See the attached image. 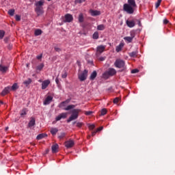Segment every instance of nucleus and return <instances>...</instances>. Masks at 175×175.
I'll list each match as a JSON object with an SVG mask.
<instances>
[{
	"label": "nucleus",
	"mask_w": 175,
	"mask_h": 175,
	"mask_svg": "<svg viewBox=\"0 0 175 175\" xmlns=\"http://www.w3.org/2000/svg\"><path fill=\"white\" fill-rule=\"evenodd\" d=\"M44 5V0H40L35 3L36 8L34 9L37 16H42L44 11L43 10V5Z\"/></svg>",
	"instance_id": "nucleus-1"
},
{
	"label": "nucleus",
	"mask_w": 175,
	"mask_h": 175,
	"mask_svg": "<svg viewBox=\"0 0 175 175\" xmlns=\"http://www.w3.org/2000/svg\"><path fill=\"white\" fill-rule=\"evenodd\" d=\"M133 8L134 7H132V5H128V3H124L123 5V10L124 12H126L127 14H133V13H135Z\"/></svg>",
	"instance_id": "nucleus-2"
},
{
	"label": "nucleus",
	"mask_w": 175,
	"mask_h": 175,
	"mask_svg": "<svg viewBox=\"0 0 175 175\" xmlns=\"http://www.w3.org/2000/svg\"><path fill=\"white\" fill-rule=\"evenodd\" d=\"M114 66L118 69L125 68V61L121 59H117L114 62Z\"/></svg>",
	"instance_id": "nucleus-3"
},
{
	"label": "nucleus",
	"mask_w": 175,
	"mask_h": 175,
	"mask_svg": "<svg viewBox=\"0 0 175 175\" xmlns=\"http://www.w3.org/2000/svg\"><path fill=\"white\" fill-rule=\"evenodd\" d=\"M88 76V70H85L83 72L78 75V78L80 81H85L87 80V77Z\"/></svg>",
	"instance_id": "nucleus-4"
},
{
	"label": "nucleus",
	"mask_w": 175,
	"mask_h": 175,
	"mask_svg": "<svg viewBox=\"0 0 175 175\" xmlns=\"http://www.w3.org/2000/svg\"><path fill=\"white\" fill-rule=\"evenodd\" d=\"M114 75H117V70L113 68H110L104 73V76H114Z\"/></svg>",
	"instance_id": "nucleus-5"
},
{
	"label": "nucleus",
	"mask_w": 175,
	"mask_h": 175,
	"mask_svg": "<svg viewBox=\"0 0 175 175\" xmlns=\"http://www.w3.org/2000/svg\"><path fill=\"white\" fill-rule=\"evenodd\" d=\"M64 23H72L73 21V16L70 14H66L64 16Z\"/></svg>",
	"instance_id": "nucleus-6"
},
{
	"label": "nucleus",
	"mask_w": 175,
	"mask_h": 175,
	"mask_svg": "<svg viewBox=\"0 0 175 175\" xmlns=\"http://www.w3.org/2000/svg\"><path fill=\"white\" fill-rule=\"evenodd\" d=\"M67 117H68V113H62L55 118V120L56 121H61V120L65 119Z\"/></svg>",
	"instance_id": "nucleus-7"
},
{
	"label": "nucleus",
	"mask_w": 175,
	"mask_h": 175,
	"mask_svg": "<svg viewBox=\"0 0 175 175\" xmlns=\"http://www.w3.org/2000/svg\"><path fill=\"white\" fill-rule=\"evenodd\" d=\"M75 146V141L74 140H68L65 142V147L66 148H72Z\"/></svg>",
	"instance_id": "nucleus-8"
},
{
	"label": "nucleus",
	"mask_w": 175,
	"mask_h": 175,
	"mask_svg": "<svg viewBox=\"0 0 175 175\" xmlns=\"http://www.w3.org/2000/svg\"><path fill=\"white\" fill-rule=\"evenodd\" d=\"M10 91H12V88H10V86H8L3 89V90L1 93V95L2 96H5V95H8V94H9Z\"/></svg>",
	"instance_id": "nucleus-9"
},
{
	"label": "nucleus",
	"mask_w": 175,
	"mask_h": 175,
	"mask_svg": "<svg viewBox=\"0 0 175 175\" xmlns=\"http://www.w3.org/2000/svg\"><path fill=\"white\" fill-rule=\"evenodd\" d=\"M105 49H106V46H104V45L98 46L96 48V53L97 54H102V53H103V51H105Z\"/></svg>",
	"instance_id": "nucleus-10"
},
{
	"label": "nucleus",
	"mask_w": 175,
	"mask_h": 175,
	"mask_svg": "<svg viewBox=\"0 0 175 175\" xmlns=\"http://www.w3.org/2000/svg\"><path fill=\"white\" fill-rule=\"evenodd\" d=\"M69 102H70V99H67L65 101L62 102L59 105V109H65V107H66V106H68V103H69Z\"/></svg>",
	"instance_id": "nucleus-11"
},
{
	"label": "nucleus",
	"mask_w": 175,
	"mask_h": 175,
	"mask_svg": "<svg viewBox=\"0 0 175 175\" xmlns=\"http://www.w3.org/2000/svg\"><path fill=\"white\" fill-rule=\"evenodd\" d=\"M50 85V80L47 79L42 81V90H46Z\"/></svg>",
	"instance_id": "nucleus-12"
},
{
	"label": "nucleus",
	"mask_w": 175,
	"mask_h": 175,
	"mask_svg": "<svg viewBox=\"0 0 175 175\" xmlns=\"http://www.w3.org/2000/svg\"><path fill=\"white\" fill-rule=\"evenodd\" d=\"M51 100H53V96H48L46 98H45V100H44V105L46 106V105H50V103H51Z\"/></svg>",
	"instance_id": "nucleus-13"
},
{
	"label": "nucleus",
	"mask_w": 175,
	"mask_h": 175,
	"mask_svg": "<svg viewBox=\"0 0 175 175\" xmlns=\"http://www.w3.org/2000/svg\"><path fill=\"white\" fill-rule=\"evenodd\" d=\"M58 148H59V146L57 144L53 145L51 147L53 154H57L58 152Z\"/></svg>",
	"instance_id": "nucleus-14"
},
{
	"label": "nucleus",
	"mask_w": 175,
	"mask_h": 175,
	"mask_svg": "<svg viewBox=\"0 0 175 175\" xmlns=\"http://www.w3.org/2000/svg\"><path fill=\"white\" fill-rule=\"evenodd\" d=\"M90 13L93 17L95 16H100V11L90 10Z\"/></svg>",
	"instance_id": "nucleus-15"
},
{
	"label": "nucleus",
	"mask_w": 175,
	"mask_h": 175,
	"mask_svg": "<svg viewBox=\"0 0 175 175\" xmlns=\"http://www.w3.org/2000/svg\"><path fill=\"white\" fill-rule=\"evenodd\" d=\"M8 69H9V67L0 64V72H1V73H6Z\"/></svg>",
	"instance_id": "nucleus-16"
},
{
	"label": "nucleus",
	"mask_w": 175,
	"mask_h": 175,
	"mask_svg": "<svg viewBox=\"0 0 175 175\" xmlns=\"http://www.w3.org/2000/svg\"><path fill=\"white\" fill-rule=\"evenodd\" d=\"M126 24L127 25V27H129V28H133V27H135V21H126Z\"/></svg>",
	"instance_id": "nucleus-17"
},
{
	"label": "nucleus",
	"mask_w": 175,
	"mask_h": 175,
	"mask_svg": "<svg viewBox=\"0 0 175 175\" xmlns=\"http://www.w3.org/2000/svg\"><path fill=\"white\" fill-rule=\"evenodd\" d=\"M80 111H81V109H74L72 110V116H77V117L79 118V113H80Z\"/></svg>",
	"instance_id": "nucleus-18"
},
{
	"label": "nucleus",
	"mask_w": 175,
	"mask_h": 175,
	"mask_svg": "<svg viewBox=\"0 0 175 175\" xmlns=\"http://www.w3.org/2000/svg\"><path fill=\"white\" fill-rule=\"evenodd\" d=\"M128 5L132 6L133 8H137L136 1L135 0H128Z\"/></svg>",
	"instance_id": "nucleus-19"
},
{
	"label": "nucleus",
	"mask_w": 175,
	"mask_h": 175,
	"mask_svg": "<svg viewBox=\"0 0 175 175\" xmlns=\"http://www.w3.org/2000/svg\"><path fill=\"white\" fill-rule=\"evenodd\" d=\"M122 47H124V43H120L118 46H116V51L117 53H120V51L122 50Z\"/></svg>",
	"instance_id": "nucleus-20"
},
{
	"label": "nucleus",
	"mask_w": 175,
	"mask_h": 175,
	"mask_svg": "<svg viewBox=\"0 0 175 175\" xmlns=\"http://www.w3.org/2000/svg\"><path fill=\"white\" fill-rule=\"evenodd\" d=\"M50 132H51V135H53V136H55V135H57V133H58V129L51 128L50 130Z\"/></svg>",
	"instance_id": "nucleus-21"
},
{
	"label": "nucleus",
	"mask_w": 175,
	"mask_h": 175,
	"mask_svg": "<svg viewBox=\"0 0 175 175\" xmlns=\"http://www.w3.org/2000/svg\"><path fill=\"white\" fill-rule=\"evenodd\" d=\"M137 51H133L131 53H129V57H131V58H136V57H137Z\"/></svg>",
	"instance_id": "nucleus-22"
},
{
	"label": "nucleus",
	"mask_w": 175,
	"mask_h": 175,
	"mask_svg": "<svg viewBox=\"0 0 175 175\" xmlns=\"http://www.w3.org/2000/svg\"><path fill=\"white\" fill-rule=\"evenodd\" d=\"M78 117L75 115H71L70 118L67 120V122H70L71 121H73L75 120H77Z\"/></svg>",
	"instance_id": "nucleus-23"
},
{
	"label": "nucleus",
	"mask_w": 175,
	"mask_h": 175,
	"mask_svg": "<svg viewBox=\"0 0 175 175\" xmlns=\"http://www.w3.org/2000/svg\"><path fill=\"white\" fill-rule=\"evenodd\" d=\"M75 107H76V105H68L66 107L63 108V110H66V111H69V110H72V109H75Z\"/></svg>",
	"instance_id": "nucleus-24"
},
{
	"label": "nucleus",
	"mask_w": 175,
	"mask_h": 175,
	"mask_svg": "<svg viewBox=\"0 0 175 175\" xmlns=\"http://www.w3.org/2000/svg\"><path fill=\"white\" fill-rule=\"evenodd\" d=\"M98 73L96 72V71H93V73L91 74L90 79V80H95L96 76H97Z\"/></svg>",
	"instance_id": "nucleus-25"
},
{
	"label": "nucleus",
	"mask_w": 175,
	"mask_h": 175,
	"mask_svg": "<svg viewBox=\"0 0 175 175\" xmlns=\"http://www.w3.org/2000/svg\"><path fill=\"white\" fill-rule=\"evenodd\" d=\"M33 125H35V118H31V120L29 121V122L28 124V126H29V128H31V126H33Z\"/></svg>",
	"instance_id": "nucleus-26"
},
{
	"label": "nucleus",
	"mask_w": 175,
	"mask_h": 175,
	"mask_svg": "<svg viewBox=\"0 0 175 175\" xmlns=\"http://www.w3.org/2000/svg\"><path fill=\"white\" fill-rule=\"evenodd\" d=\"M124 40L127 42V43H132L133 38H131V36H126L124 38Z\"/></svg>",
	"instance_id": "nucleus-27"
},
{
	"label": "nucleus",
	"mask_w": 175,
	"mask_h": 175,
	"mask_svg": "<svg viewBox=\"0 0 175 175\" xmlns=\"http://www.w3.org/2000/svg\"><path fill=\"white\" fill-rule=\"evenodd\" d=\"M27 111H28V109L26 108H24L23 109H22L21 111V117H24V116H27Z\"/></svg>",
	"instance_id": "nucleus-28"
},
{
	"label": "nucleus",
	"mask_w": 175,
	"mask_h": 175,
	"mask_svg": "<svg viewBox=\"0 0 175 175\" xmlns=\"http://www.w3.org/2000/svg\"><path fill=\"white\" fill-rule=\"evenodd\" d=\"M47 137V134H40L37 136L36 139L37 140H42V139H43L44 137Z\"/></svg>",
	"instance_id": "nucleus-29"
},
{
	"label": "nucleus",
	"mask_w": 175,
	"mask_h": 175,
	"mask_svg": "<svg viewBox=\"0 0 175 175\" xmlns=\"http://www.w3.org/2000/svg\"><path fill=\"white\" fill-rule=\"evenodd\" d=\"M43 68H44V64L42 63L40 65L36 66V70H39V72H40V70H42V69H43Z\"/></svg>",
	"instance_id": "nucleus-30"
},
{
	"label": "nucleus",
	"mask_w": 175,
	"mask_h": 175,
	"mask_svg": "<svg viewBox=\"0 0 175 175\" xmlns=\"http://www.w3.org/2000/svg\"><path fill=\"white\" fill-rule=\"evenodd\" d=\"M12 91H16V90H18V85L17 83H14L12 87H10Z\"/></svg>",
	"instance_id": "nucleus-31"
},
{
	"label": "nucleus",
	"mask_w": 175,
	"mask_h": 175,
	"mask_svg": "<svg viewBox=\"0 0 175 175\" xmlns=\"http://www.w3.org/2000/svg\"><path fill=\"white\" fill-rule=\"evenodd\" d=\"M31 83H32V79H28L27 80H26L23 82V84H25V85H26V87H28V85H29V84H31Z\"/></svg>",
	"instance_id": "nucleus-32"
},
{
	"label": "nucleus",
	"mask_w": 175,
	"mask_h": 175,
	"mask_svg": "<svg viewBox=\"0 0 175 175\" xmlns=\"http://www.w3.org/2000/svg\"><path fill=\"white\" fill-rule=\"evenodd\" d=\"M92 38L97 40L99 39V33L98 31H96L92 35Z\"/></svg>",
	"instance_id": "nucleus-33"
},
{
	"label": "nucleus",
	"mask_w": 175,
	"mask_h": 175,
	"mask_svg": "<svg viewBox=\"0 0 175 175\" xmlns=\"http://www.w3.org/2000/svg\"><path fill=\"white\" fill-rule=\"evenodd\" d=\"M130 38L133 39L136 36V30H131L130 31Z\"/></svg>",
	"instance_id": "nucleus-34"
},
{
	"label": "nucleus",
	"mask_w": 175,
	"mask_h": 175,
	"mask_svg": "<svg viewBox=\"0 0 175 175\" xmlns=\"http://www.w3.org/2000/svg\"><path fill=\"white\" fill-rule=\"evenodd\" d=\"M105 28H106L105 25H99L97 26L98 31H104Z\"/></svg>",
	"instance_id": "nucleus-35"
},
{
	"label": "nucleus",
	"mask_w": 175,
	"mask_h": 175,
	"mask_svg": "<svg viewBox=\"0 0 175 175\" xmlns=\"http://www.w3.org/2000/svg\"><path fill=\"white\" fill-rule=\"evenodd\" d=\"M79 23H84V16L83 14H80L78 18Z\"/></svg>",
	"instance_id": "nucleus-36"
},
{
	"label": "nucleus",
	"mask_w": 175,
	"mask_h": 175,
	"mask_svg": "<svg viewBox=\"0 0 175 175\" xmlns=\"http://www.w3.org/2000/svg\"><path fill=\"white\" fill-rule=\"evenodd\" d=\"M34 35L36 36H39L40 35H42V30L39 29H36L34 32Z\"/></svg>",
	"instance_id": "nucleus-37"
},
{
	"label": "nucleus",
	"mask_w": 175,
	"mask_h": 175,
	"mask_svg": "<svg viewBox=\"0 0 175 175\" xmlns=\"http://www.w3.org/2000/svg\"><path fill=\"white\" fill-rule=\"evenodd\" d=\"M65 136H66V133H61L59 136H58V139H59L60 140H62V139H64V137H65Z\"/></svg>",
	"instance_id": "nucleus-38"
},
{
	"label": "nucleus",
	"mask_w": 175,
	"mask_h": 175,
	"mask_svg": "<svg viewBox=\"0 0 175 175\" xmlns=\"http://www.w3.org/2000/svg\"><path fill=\"white\" fill-rule=\"evenodd\" d=\"M107 109H103L101 110L100 115H101V116H105V114H107Z\"/></svg>",
	"instance_id": "nucleus-39"
},
{
	"label": "nucleus",
	"mask_w": 175,
	"mask_h": 175,
	"mask_svg": "<svg viewBox=\"0 0 175 175\" xmlns=\"http://www.w3.org/2000/svg\"><path fill=\"white\" fill-rule=\"evenodd\" d=\"M3 36H5V31L0 30V39H3Z\"/></svg>",
	"instance_id": "nucleus-40"
},
{
	"label": "nucleus",
	"mask_w": 175,
	"mask_h": 175,
	"mask_svg": "<svg viewBox=\"0 0 175 175\" xmlns=\"http://www.w3.org/2000/svg\"><path fill=\"white\" fill-rule=\"evenodd\" d=\"M161 2H162V0H158L157 2L156 3L155 7L156 9H158L159 6H161Z\"/></svg>",
	"instance_id": "nucleus-41"
},
{
	"label": "nucleus",
	"mask_w": 175,
	"mask_h": 175,
	"mask_svg": "<svg viewBox=\"0 0 175 175\" xmlns=\"http://www.w3.org/2000/svg\"><path fill=\"white\" fill-rule=\"evenodd\" d=\"M62 79H66V77H68V73L66 72V71L63 72V74L62 75Z\"/></svg>",
	"instance_id": "nucleus-42"
},
{
	"label": "nucleus",
	"mask_w": 175,
	"mask_h": 175,
	"mask_svg": "<svg viewBox=\"0 0 175 175\" xmlns=\"http://www.w3.org/2000/svg\"><path fill=\"white\" fill-rule=\"evenodd\" d=\"M8 14H10V16H14V10L11 9L8 11Z\"/></svg>",
	"instance_id": "nucleus-43"
},
{
	"label": "nucleus",
	"mask_w": 175,
	"mask_h": 175,
	"mask_svg": "<svg viewBox=\"0 0 175 175\" xmlns=\"http://www.w3.org/2000/svg\"><path fill=\"white\" fill-rule=\"evenodd\" d=\"M15 20L16 21H20L21 20V16L20 15H16L15 16Z\"/></svg>",
	"instance_id": "nucleus-44"
},
{
	"label": "nucleus",
	"mask_w": 175,
	"mask_h": 175,
	"mask_svg": "<svg viewBox=\"0 0 175 175\" xmlns=\"http://www.w3.org/2000/svg\"><path fill=\"white\" fill-rule=\"evenodd\" d=\"M83 125H84V124L83 122H77V126L78 128H81Z\"/></svg>",
	"instance_id": "nucleus-45"
},
{
	"label": "nucleus",
	"mask_w": 175,
	"mask_h": 175,
	"mask_svg": "<svg viewBox=\"0 0 175 175\" xmlns=\"http://www.w3.org/2000/svg\"><path fill=\"white\" fill-rule=\"evenodd\" d=\"M95 129V124H90L89 125V129L90 130V131H92V130H94Z\"/></svg>",
	"instance_id": "nucleus-46"
},
{
	"label": "nucleus",
	"mask_w": 175,
	"mask_h": 175,
	"mask_svg": "<svg viewBox=\"0 0 175 175\" xmlns=\"http://www.w3.org/2000/svg\"><path fill=\"white\" fill-rule=\"evenodd\" d=\"M55 51H57V53H60V51H62V50L60 48H58L57 46L54 47Z\"/></svg>",
	"instance_id": "nucleus-47"
},
{
	"label": "nucleus",
	"mask_w": 175,
	"mask_h": 175,
	"mask_svg": "<svg viewBox=\"0 0 175 175\" xmlns=\"http://www.w3.org/2000/svg\"><path fill=\"white\" fill-rule=\"evenodd\" d=\"M118 102H120V98L116 97L113 99V103H118Z\"/></svg>",
	"instance_id": "nucleus-48"
},
{
	"label": "nucleus",
	"mask_w": 175,
	"mask_h": 175,
	"mask_svg": "<svg viewBox=\"0 0 175 175\" xmlns=\"http://www.w3.org/2000/svg\"><path fill=\"white\" fill-rule=\"evenodd\" d=\"M131 73L135 74V73H139V70L138 69H133L131 70Z\"/></svg>",
	"instance_id": "nucleus-49"
},
{
	"label": "nucleus",
	"mask_w": 175,
	"mask_h": 175,
	"mask_svg": "<svg viewBox=\"0 0 175 175\" xmlns=\"http://www.w3.org/2000/svg\"><path fill=\"white\" fill-rule=\"evenodd\" d=\"M84 1L85 0H83ZM83 0H75V3H83L84 2Z\"/></svg>",
	"instance_id": "nucleus-50"
},
{
	"label": "nucleus",
	"mask_w": 175,
	"mask_h": 175,
	"mask_svg": "<svg viewBox=\"0 0 175 175\" xmlns=\"http://www.w3.org/2000/svg\"><path fill=\"white\" fill-rule=\"evenodd\" d=\"M85 114L86 116H91V114H92V111H85Z\"/></svg>",
	"instance_id": "nucleus-51"
},
{
	"label": "nucleus",
	"mask_w": 175,
	"mask_h": 175,
	"mask_svg": "<svg viewBox=\"0 0 175 175\" xmlns=\"http://www.w3.org/2000/svg\"><path fill=\"white\" fill-rule=\"evenodd\" d=\"M43 57V54H40V55H38L36 57L37 59H42V57Z\"/></svg>",
	"instance_id": "nucleus-52"
},
{
	"label": "nucleus",
	"mask_w": 175,
	"mask_h": 175,
	"mask_svg": "<svg viewBox=\"0 0 175 175\" xmlns=\"http://www.w3.org/2000/svg\"><path fill=\"white\" fill-rule=\"evenodd\" d=\"M163 24H169V21L167 19H164L163 20Z\"/></svg>",
	"instance_id": "nucleus-53"
},
{
	"label": "nucleus",
	"mask_w": 175,
	"mask_h": 175,
	"mask_svg": "<svg viewBox=\"0 0 175 175\" xmlns=\"http://www.w3.org/2000/svg\"><path fill=\"white\" fill-rule=\"evenodd\" d=\"M97 132H98L97 130H96V131L92 132V136H95V135H96V133H97Z\"/></svg>",
	"instance_id": "nucleus-54"
},
{
	"label": "nucleus",
	"mask_w": 175,
	"mask_h": 175,
	"mask_svg": "<svg viewBox=\"0 0 175 175\" xmlns=\"http://www.w3.org/2000/svg\"><path fill=\"white\" fill-rule=\"evenodd\" d=\"M102 129H103V126H100L98 129H97V132H100V131H102Z\"/></svg>",
	"instance_id": "nucleus-55"
},
{
	"label": "nucleus",
	"mask_w": 175,
	"mask_h": 175,
	"mask_svg": "<svg viewBox=\"0 0 175 175\" xmlns=\"http://www.w3.org/2000/svg\"><path fill=\"white\" fill-rule=\"evenodd\" d=\"M55 83L56 84H59V79H58V77L55 79Z\"/></svg>",
	"instance_id": "nucleus-56"
},
{
	"label": "nucleus",
	"mask_w": 175,
	"mask_h": 175,
	"mask_svg": "<svg viewBox=\"0 0 175 175\" xmlns=\"http://www.w3.org/2000/svg\"><path fill=\"white\" fill-rule=\"evenodd\" d=\"M137 23L139 27H142V22L139 20L137 21Z\"/></svg>",
	"instance_id": "nucleus-57"
},
{
	"label": "nucleus",
	"mask_w": 175,
	"mask_h": 175,
	"mask_svg": "<svg viewBox=\"0 0 175 175\" xmlns=\"http://www.w3.org/2000/svg\"><path fill=\"white\" fill-rule=\"evenodd\" d=\"M8 40H9V38H6L4 39V42H5V43H8Z\"/></svg>",
	"instance_id": "nucleus-58"
},
{
	"label": "nucleus",
	"mask_w": 175,
	"mask_h": 175,
	"mask_svg": "<svg viewBox=\"0 0 175 175\" xmlns=\"http://www.w3.org/2000/svg\"><path fill=\"white\" fill-rule=\"evenodd\" d=\"M105 59V57H100V61H103Z\"/></svg>",
	"instance_id": "nucleus-59"
},
{
	"label": "nucleus",
	"mask_w": 175,
	"mask_h": 175,
	"mask_svg": "<svg viewBox=\"0 0 175 175\" xmlns=\"http://www.w3.org/2000/svg\"><path fill=\"white\" fill-rule=\"evenodd\" d=\"M12 47H13V45H10H10L8 46V49H12Z\"/></svg>",
	"instance_id": "nucleus-60"
},
{
	"label": "nucleus",
	"mask_w": 175,
	"mask_h": 175,
	"mask_svg": "<svg viewBox=\"0 0 175 175\" xmlns=\"http://www.w3.org/2000/svg\"><path fill=\"white\" fill-rule=\"evenodd\" d=\"M1 105H3V101H0Z\"/></svg>",
	"instance_id": "nucleus-61"
},
{
	"label": "nucleus",
	"mask_w": 175,
	"mask_h": 175,
	"mask_svg": "<svg viewBox=\"0 0 175 175\" xmlns=\"http://www.w3.org/2000/svg\"><path fill=\"white\" fill-rule=\"evenodd\" d=\"M30 2H34L35 0H29Z\"/></svg>",
	"instance_id": "nucleus-62"
},
{
	"label": "nucleus",
	"mask_w": 175,
	"mask_h": 175,
	"mask_svg": "<svg viewBox=\"0 0 175 175\" xmlns=\"http://www.w3.org/2000/svg\"><path fill=\"white\" fill-rule=\"evenodd\" d=\"M9 129V127H5V131H8Z\"/></svg>",
	"instance_id": "nucleus-63"
},
{
	"label": "nucleus",
	"mask_w": 175,
	"mask_h": 175,
	"mask_svg": "<svg viewBox=\"0 0 175 175\" xmlns=\"http://www.w3.org/2000/svg\"><path fill=\"white\" fill-rule=\"evenodd\" d=\"M73 124H76V122H74Z\"/></svg>",
	"instance_id": "nucleus-64"
}]
</instances>
